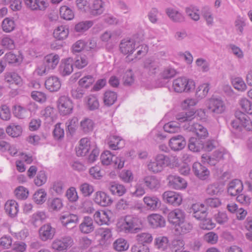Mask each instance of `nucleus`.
<instances>
[{
	"label": "nucleus",
	"instance_id": "obj_1",
	"mask_svg": "<svg viewBox=\"0 0 252 252\" xmlns=\"http://www.w3.org/2000/svg\"><path fill=\"white\" fill-rule=\"evenodd\" d=\"M142 223L137 217L127 215L117 223L120 231L126 233H135L141 229Z\"/></svg>",
	"mask_w": 252,
	"mask_h": 252
},
{
	"label": "nucleus",
	"instance_id": "obj_2",
	"mask_svg": "<svg viewBox=\"0 0 252 252\" xmlns=\"http://www.w3.org/2000/svg\"><path fill=\"white\" fill-rule=\"evenodd\" d=\"M171 164L170 158L163 154H158L154 158L147 163V168L149 171L154 173L161 172L164 168Z\"/></svg>",
	"mask_w": 252,
	"mask_h": 252
},
{
	"label": "nucleus",
	"instance_id": "obj_3",
	"mask_svg": "<svg viewBox=\"0 0 252 252\" xmlns=\"http://www.w3.org/2000/svg\"><path fill=\"white\" fill-rule=\"evenodd\" d=\"M195 83L191 79L186 77H179L174 79L172 83V87L177 93L189 92L195 88Z\"/></svg>",
	"mask_w": 252,
	"mask_h": 252
},
{
	"label": "nucleus",
	"instance_id": "obj_4",
	"mask_svg": "<svg viewBox=\"0 0 252 252\" xmlns=\"http://www.w3.org/2000/svg\"><path fill=\"white\" fill-rule=\"evenodd\" d=\"M196 112L194 110L183 112L176 115V119L180 123L190 122L196 116ZM196 116L200 120H205L206 118V112L204 109H199L196 111Z\"/></svg>",
	"mask_w": 252,
	"mask_h": 252
},
{
	"label": "nucleus",
	"instance_id": "obj_5",
	"mask_svg": "<svg viewBox=\"0 0 252 252\" xmlns=\"http://www.w3.org/2000/svg\"><path fill=\"white\" fill-rule=\"evenodd\" d=\"M73 244V240L71 237L66 236L60 239H56L52 244V248L59 252H65Z\"/></svg>",
	"mask_w": 252,
	"mask_h": 252
},
{
	"label": "nucleus",
	"instance_id": "obj_6",
	"mask_svg": "<svg viewBox=\"0 0 252 252\" xmlns=\"http://www.w3.org/2000/svg\"><path fill=\"white\" fill-rule=\"evenodd\" d=\"M206 106L210 112L218 114H221L225 109L223 101L219 98H210L206 101Z\"/></svg>",
	"mask_w": 252,
	"mask_h": 252
},
{
	"label": "nucleus",
	"instance_id": "obj_7",
	"mask_svg": "<svg viewBox=\"0 0 252 252\" xmlns=\"http://www.w3.org/2000/svg\"><path fill=\"white\" fill-rule=\"evenodd\" d=\"M58 107L61 115H67L72 113L73 106L71 100L68 97L63 95L58 100Z\"/></svg>",
	"mask_w": 252,
	"mask_h": 252
},
{
	"label": "nucleus",
	"instance_id": "obj_8",
	"mask_svg": "<svg viewBox=\"0 0 252 252\" xmlns=\"http://www.w3.org/2000/svg\"><path fill=\"white\" fill-rule=\"evenodd\" d=\"M96 145L95 143L91 142L88 138H82L79 141V145L76 148L77 156L83 157L86 155L90 150Z\"/></svg>",
	"mask_w": 252,
	"mask_h": 252
},
{
	"label": "nucleus",
	"instance_id": "obj_9",
	"mask_svg": "<svg viewBox=\"0 0 252 252\" xmlns=\"http://www.w3.org/2000/svg\"><path fill=\"white\" fill-rule=\"evenodd\" d=\"M163 200L167 203L175 206H179L182 202V197L178 193L172 191H166L162 194Z\"/></svg>",
	"mask_w": 252,
	"mask_h": 252
},
{
	"label": "nucleus",
	"instance_id": "obj_10",
	"mask_svg": "<svg viewBox=\"0 0 252 252\" xmlns=\"http://www.w3.org/2000/svg\"><path fill=\"white\" fill-rule=\"evenodd\" d=\"M167 180L169 186L175 189H184L187 186V183L184 179L175 175H169Z\"/></svg>",
	"mask_w": 252,
	"mask_h": 252
},
{
	"label": "nucleus",
	"instance_id": "obj_11",
	"mask_svg": "<svg viewBox=\"0 0 252 252\" xmlns=\"http://www.w3.org/2000/svg\"><path fill=\"white\" fill-rule=\"evenodd\" d=\"M168 220L174 227L186 218V214L180 209H175L168 214Z\"/></svg>",
	"mask_w": 252,
	"mask_h": 252
},
{
	"label": "nucleus",
	"instance_id": "obj_12",
	"mask_svg": "<svg viewBox=\"0 0 252 252\" xmlns=\"http://www.w3.org/2000/svg\"><path fill=\"white\" fill-rule=\"evenodd\" d=\"M143 181L146 187L152 191H157L161 187L160 179L154 175L145 177Z\"/></svg>",
	"mask_w": 252,
	"mask_h": 252
},
{
	"label": "nucleus",
	"instance_id": "obj_13",
	"mask_svg": "<svg viewBox=\"0 0 252 252\" xmlns=\"http://www.w3.org/2000/svg\"><path fill=\"white\" fill-rule=\"evenodd\" d=\"M55 232V228L52 227L49 223L45 224L39 228V237L43 241L51 240L54 237Z\"/></svg>",
	"mask_w": 252,
	"mask_h": 252
},
{
	"label": "nucleus",
	"instance_id": "obj_14",
	"mask_svg": "<svg viewBox=\"0 0 252 252\" xmlns=\"http://www.w3.org/2000/svg\"><path fill=\"white\" fill-rule=\"evenodd\" d=\"M136 46V41L132 39L126 38L121 41L120 44V49L123 54L130 55L135 49Z\"/></svg>",
	"mask_w": 252,
	"mask_h": 252
},
{
	"label": "nucleus",
	"instance_id": "obj_15",
	"mask_svg": "<svg viewBox=\"0 0 252 252\" xmlns=\"http://www.w3.org/2000/svg\"><path fill=\"white\" fill-rule=\"evenodd\" d=\"M186 145L185 138L181 135L173 136L169 141V146L173 151H179L183 149Z\"/></svg>",
	"mask_w": 252,
	"mask_h": 252
},
{
	"label": "nucleus",
	"instance_id": "obj_16",
	"mask_svg": "<svg viewBox=\"0 0 252 252\" xmlns=\"http://www.w3.org/2000/svg\"><path fill=\"white\" fill-rule=\"evenodd\" d=\"M149 225L153 228L162 227L165 225L164 218L159 214H152L147 217Z\"/></svg>",
	"mask_w": 252,
	"mask_h": 252
},
{
	"label": "nucleus",
	"instance_id": "obj_17",
	"mask_svg": "<svg viewBox=\"0 0 252 252\" xmlns=\"http://www.w3.org/2000/svg\"><path fill=\"white\" fill-rule=\"evenodd\" d=\"M194 174L201 180L207 179L210 175V171L199 162H195L192 165Z\"/></svg>",
	"mask_w": 252,
	"mask_h": 252
},
{
	"label": "nucleus",
	"instance_id": "obj_18",
	"mask_svg": "<svg viewBox=\"0 0 252 252\" xmlns=\"http://www.w3.org/2000/svg\"><path fill=\"white\" fill-rule=\"evenodd\" d=\"M186 129L195 133L196 136L200 139H204L207 137L209 134L207 128L198 123L193 124L186 127Z\"/></svg>",
	"mask_w": 252,
	"mask_h": 252
},
{
	"label": "nucleus",
	"instance_id": "obj_19",
	"mask_svg": "<svg viewBox=\"0 0 252 252\" xmlns=\"http://www.w3.org/2000/svg\"><path fill=\"white\" fill-rule=\"evenodd\" d=\"M146 207L152 211H156L161 205L160 199L156 195H147L143 198Z\"/></svg>",
	"mask_w": 252,
	"mask_h": 252
},
{
	"label": "nucleus",
	"instance_id": "obj_20",
	"mask_svg": "<svg viewBox=\"0 0 252 252\" xmlns=\"http://www.w3.org/2000/svg\"><path fill=\"white\" fill-rule=\"evenodd\" d=\"M165 12L170 19L174 22L181 23L185 20L184 15L177 8L168 7L165 9Z\"/></svg>",
	"mask_w": 252,
	"mask_h": 252
},
{
	"label": "nucleus",
	"instance_id": "obj_21",
	"mask_svg": "<svg viewBox=\"0 0 252 252\" xmlns=\"http://www.w3.org/2000/svg\"><path fill=\"white\" fill-rule=\"evenodd\" d=\"M243 185L242 182L238 179L232 181L227 188L228 193L231 196H236L242 192Z\"/></svg>",
	"mask_w": 252,
	"mask_h": 252
},
{
	"label": "nucleus",
	"instance_id": "obj_22",
	"mask_svg": "<svg viewBox=\"0 0 252 252\" xmlns=\"http://www.w3.org/2000/svg\"><path fill=\"white\" fill-rule=\"evenodd\" d=\"M94 229L93 219L90 217H85L79 225L80 231L84 234H88L93 232Z\"/></svg>",
	"mask_w": 252,
	"mask_h": 252
},
{
	"label": "nucleus",
	"instance_id": "obj_23",
	"mask_svg": "<svg viewBox=\"0 0 252 252\" xmlns=\"http://www.w3.org/2000/svg\"><path fill=\"white\" fill-rule=\"evenodd\" d=\"M45 86L46 88L50 92H57L60 89L61 83L57 77L53 76L46 80Z\"/></svg>",
	"mask_w": 252,
	"mask_h": 252
},
{
	"label": "nucleus",
	"instance_id": "obj_24",
	"mask_svg": "<svg viewBox=\"0 0 252 252\" xmlns=\"http://www.w3.org/2000/svg\"><path fill=\"white\" fill-rule=\"evenodd\" d=\"M60 61L59 55L54 54L47 55L44 57V63L50 71L55 69Z\"/></svg>",
	"mask_w": 252,
	"mask_h": 252
},
{
	"label": "nucleus",
	"instance_id": "obj_25",
	"mask_svg": "<svg viewBox=\"0 0 252 252\" xmlns=\"http://www.w3.org/2000/svg\"><path fill=\"white\" fill-rule=\"evenodd\" d=\"M143 67L149 75H154L158 71V63L152 58L146 59L143 63Z\"/></svg>",
	"mask_w": 252,
	"mask_h": 252
},
{
	"label": "nucleus",
	"instance_id": "obj_26",
	"mask_svg": "<svg viewBox=\"0 0 252 252\" xmlns=\"http://www.w3.org/2000/svg\"><path fill=\"white\" fill-rule=\"evenodd\" d=\"M177 235H182L189 232L192 229V224L184 219L174 227Z\"/></svg>",
	"mask_w": 252,
	"mask_h": 252
},
{
	"label": "nucleus",
	"instance_id": "obj_27",
	"mask_svg": "<svg viewBox=\"0 0 252 252\" xmlns=\"http://www.w3.org/2000/svg\"><path fill=\"white\" fill-rule=\"evenodd\" d=\"M192 215L197 220H201L206 216V211L203 204L195 203L192 205Z\"/></svg>",
	"mask_w": 252,
	"mask_h": 252
},
{
	"label": "nucleus",
	"instance_id": "obj_28",
	"mask_svg": "<svg viewBox=\"0 0 252 252\" xmlns=\"http://www.w3.org/2000/svg\"><path fill=\"white\" fill-rule=\"evenodd\" d=\"M25 4L32 10H44L48 6V3L39 0H24Z\"/></svg>",
	"mask_w": 252,
	"mask_h": 252
},
{
	"label": "nucleus",
	"instance_id": "obj_29",
	"mask_svg": "<svg viewBox=\"0 0 252 252\" xmlns=\"http://www.w3.org/2000/svg\"><path fill=\"white\" fill-rule=\"evenodd\" d=\"M110 213V211L108 213L106 211H102L101 213L99 211H96L94 215V220L99 225H109Z\"/></svg>",
	"mask_w": 252,
	"mask_h": 252
},
{
	"label": "nucleus",
	"instance_id": "obj_30",
	"mask_svg": "<svg viewBox=\"0 0 252 252\" xmlns=\"http://www.w3.org/2000/svg\"><path fill=\"white\" fill-rule=\"evenodd\" d=\"M73 71L72 59L68 58L62 62L60 66V72L63 76L68 75Z\"/></svg>",
	"mask_w": 252,
	"mask_h": 252
},
{
	"label": "nucleus",
	"instance_id": "obj_31",
	"mask_svg": "<svg viewBox=\"0 0 252 252\" xmlns=\"http://www.w3.org/2000/svg\"><path fill=\"white\" fill-rule=\"evenodd\" d=\"M6 212L11 217H15L19 211L18 203L13 200H8L5 204Z\"/></svg>",
	"mask_w": 252,
	"mask_h": 252
},
{
	"label": "nucleus",
	"instance_id": "obj_32",
	"mask_svg": "<svg viewBox=\"0 0 252 252\" xmlns=\"http://www.w3.org/2000/svg\"><path fill=\"white\" fill-rule=\"evenodd\" d=\"M94 201L96 203L105 207L110 203V198L104 192L97 191L95 193Z\"/></svg>",
	"mask_w": 252,
	"mask_h": 252
},
{
	"label": "nucleus",
	"instance_id": "obj_33",
	"mask_svg": "<svg viewBox=\"0 0 252 252\" xmlns=\"http://www.w3.org/2000/svg\"><path fill=\"white\" fill-rule=\"evenodd\" d=\"M202 15L208 27H212L214 25V16L212 10L209 7H206L203 8Z\"/></svg>",
	"mask_w": 252,
	"mask_h": 252
},
{
	"label": "nucleus",
	"instance_id": "obj_34",
	"mask_svg": "<svg viewBox=\"0 0 252 252\" xmlns=\"http://www.w3.org/2000/svg\"><path fill=\"white\" fill-rule=\"evenodd\" d=\"M15 27L16 23L13 18H5L2 22L1 28L5 32H12L15 30Z\"/></svg>",
	"mask_w": 252,
	"mask_h": 252
},
{
	"label": "nucleus",
	"instance_id": "obj_35",
	"mask_svg": "<svg viewBox=\"0 0 252 252\" xmlns=\"http://www.w3.org/2000/svg\"><path fill=\"white\" fill-rule=\"evenodd\" d=\"M187 15L192 20L197 21L200 19L199 8L194 5H190L185 9Z\"/></svg>",
	"mask_w": 252,
	"mask_h": 252
},
{
	"label": "nucleus",
	"instance_id": "obj_36",
	"mask_svg": "<svg viewBox=\"0 0 252 252\" xmlns=\"http://www.w3.org/2000/svg\"><path fill=\"white\" fill-rule=\"evenodd\" d=\"M94 127V122L88 118H85L80 122V128L85 133L88 134L92 132Z\"/></svg>",
	"mask_w": 252,
	"mask_h": 252
},
{
	"label": "nucleus",
	"instance_id": "obj_37",
	"mask_svg": "<svg viewBox=\"0 0 252 252\" xmlns=\"http://www.w3.org/2000/svg\"><path fill=\"white\" fill-rule=\"evenodd\" d=\"M46 218L47 216L44 212H37L32 215L31 222L35 226H38L46 220Z\"/></svg>",
	"mask_w": 252,
	"mask_h": 252
},
{
	"label": "nucleus",
	"instance_id": "obj_38",
	"mask_svg": "<svg viewBox=\"0 0 252 252\" xmlns=\"http://www.w3.org/2000/svg\"><path fill=\"white\" fill-rule=\"evenodd\" d=\"M94 22L91 20L83 21L76 24L74 30L77 32L83 33L93 26Z\"/></svg>",
	"mask_w": 252,
	"mask_h": 252
},
{
	"label": "nucleus",
	"instance_id": "obj_39",
	"mask_svg": "<svg viewBox=\"0 0 252 252\" xmlns=\"http://www.w3.org/2000/svg\"><path fill=\"white\" fill-rule=\"evenodd\" d=\"M69 33V31L65 27L61 26L56 29L53 32L54 36L58 40L65 39Z\"/></svg>",
	"mask_w": 252,
	"mask_h": 252
},
{
	"label": "nucleus",
	"instance_id": "obj_40",
	"mask_svg": "<svg viewBox=\"0 0 252 252\" xmlns=\"http://www.w3.org/2000/svg\"><path fill=\"white\" fill-rule=\"evenodd\" d=\"M168 242L167 237L159 236L155 238V245L158 249L164 251L168 247Z\"/></svg>",
	"mask_w": 252,
	"mask_h": 252
},
{
	"label": "nucleus",
	"instance_id": "obj_41",
	"mask_svg": "<svg viewBox=\"0 0 252 252\" xmlns=\"http://www.w3.org/2000/svg\"><path fill=\"white\" fill-rule=\"evenodd\" d=\"M91 9V13L94 15L101 14L104 11L103 2L101 0H94Z\"/></svg>",
	"mask_w": 252,
	"mask_h": 252
},
{
	"label": "nucleus",
	"instance_id": "obj_42",
	"mask_svg": "<svg viewBox=\"0 0 252 252\" xmlns=\"http://www.w3.org/2000/svg\"><path fill=\"white\" fill-rule=\"evenodd\" d=\"M188 147L189 150L193 152H198L203 149V145L196 138L191 137L189 140Z\"/></svg>",
	"mask_w": 252,
	"mask_h": 252
},
{
	"label": "nucleus",
	"instance_id": "obj_43",
	"mask_svg": "<svg viewBox=\"0 0 252 252\" xmlns=\"http://www.w3.org/2000/svg\"><path fill=\"white\" fill-rule=\"evenodd\" d=\"M125 143L121 137L114 135L111 137V150L116 151L123 148Z\"/></svg>",
	"mask_w": 252,
	"mask_h": 252
},
{
	"label": "nucleus",
	"instance_id": "obj_44",
	"mask_svg": "<svg viewBox=\"0 0 252 252\" xmlns=\"http://www.w3.org/2000/svg\"><path fill=\"white\" fill-rule=\"evenodd\" d=\"M6 132L9 135L17 137L21 134L22 128L19 125L12 124L7 127Z\"/></svg>",
	"mask_w": 252,
	"mask_h": 252
},
{
	"label": "nucleus",
	"instance_id": "obj_45",
	"mask_svg": "<svg viewBox=\"0 0 252 252\" xmlns=\"http://www.w3.org/2000/svg\"><path fill=\"white\" fill-rule=\"evenodd\" d=\"M209 91V84L204 83L198 87L195 93V96L198 99L204 98Z\"/></svg>",
	"mask_w": 252,
	"mask_h": 252
},
{
	"label": "nucleus",
	"instance_id": "obj_46",
	"mask_svg": "<svg viewBox=\"0 0 252 252\" xmlns=\"http://www.w3.org/2000/svg\"><path fill=\"white\" fill-rule=\"evenodd\" d=\"M4 77L5 81L9 84L15 83L18 85L21 82V77L15 72H6Z\"/></svg>",
	"mask_w": 252,
	"mask_h": 252
},
{
	"label": "nucleus",
	"instance_id": "obj_47",
	"mask_svg": "<svg viewBox=\"0 0 252 252\" xmlns=\"http://www.w3.org/2000/svg\"><path fill=\"white\" fill-rule=\"evenodd\" d=\"M60 13L61 17L66 20H71L74 17V12L72 10L65 5L61 7Z\"/></svg>",
	"mask_w": 252,
	"mask_h": 252
},
{
	"label": "nucleus",
	"instance_id": "obj_48",
	"mask_svg": "<svg viewBox=\"0 0 252 252\" xmlns=\"http://www.w3.org/2000/svg\"><path fill=\"white\" fill-rule=\"evenodd\" d=\"M136 240L142 245L149 244L152 242L153 237L149 233L143 232L138 234L136 236Z\"/></svg>",
	"mask_w": 252,
	"mask_h": 252
},
{
	"label": "nucleus",
	"instance_id": "obj_49",
	"mask_svg": "<svg viewBox=\"0 0 252 252\" xmlns=\"http://www.w3.org/2000/svg\"><path fill=\"white\" fill-rule=\"evenodd\" d=\"M113 247L116 251L123 252L128 249L129 244L125 239L120 238L115 241L113 244Z\"/></svg>",
	"mask_w": 252,
	"mask_h": 252
},
{
	"label": "nucleus",
	"instance_id": "obj_50",
	"mask_svg": "<svg viewBox=\"0 0 252 252\" xmlns=\"http://www.w3.org/2000/svg\"><path fill=\"white\" fill-rule=\"evenodd\" d=\"M75 66L78 69L85 67L88 64V60L87 56L83 54L78 55L74 61Z\"/></svg>",
	"mask_w": 252,
	"mask_h": 252
},
{
	"label": "nucleus",
	"instance_id": "obj_51",
	"mask_svg": "<svg viewBox=\"0 0 252 252\" xmlns=\"http://www.w3.org/2000/svg\"><path fill=\"white\" fill-rule=\"evenodd\" d=\"M163 128L165 131L174 133L180 131V127L178 123L176 122H170L164 125Z\"/></svg>",
	"mask_w": 252,
	"mask_h": 252
},
{
	"label": "nucleus",
	"instance_id": "obj_52",
	"mask_svg": "<svg viewBox=\"0 0 252 252\" xmlns=\"http://www.w3.org/2000/svg\"><path fill=\"white\" fill-rule=\"evenodd\" d=\"M47 194L43 189H39L33 194V198L38 204L43 203L46 199Z\"/></svg>",
	"mask_w": 252,
	"mask_h": 252
},
{
	"label": "nucleus",
	"instance_id": "obj_53",
	"mask_svg": "<svg viewBox=\"0 0 252 252\" xmlns=\"http://www.w3.org/2000/svg\"><path fill=\"white\" fill-rule=\"evenodd\" d=\"M120 178L124 182L129 183L133 180V175L131 170H123L119 174Z\"/></svg>",
	"mask_w": 252,
	"mask_h": 252
},
{
	"label": "nucleus",
	"instance_id": "obj_54",
	"mask_svg": "<svg viewBox=\"0 0 252 252\" xmlns=\"http://www.w3.org/2000/svg\"><path fill=\"white\" fill-rule=\"evenodd\" d=\"M47 180V175L44 171L41 170L38 172L34 182L36 186L40 187L44 185Z\"/></svg>",
	"mask_w": 252,
	"mask_h": 252
},
{
	"label": "nucleus",
	"instance_id": "obj_55",
	"mask_svg": "<svg viewBox=\"0 0 252 252\" xmlns=\"http://www.w3.org/2000/svg\"><path fill=\"white\" fill-rule=\"evenodd\" d=\"M195 64L199 69L203 72H208L210 69L209 62L203 58H198L195 61Z\"/></svg>",
	"mask_w": 252,
	"mask_h": 252
},
{
	"label": "nucleus",
	"instance_id": "obj_56",
	"mask_svg": "<svg viewBox=\"0 0 252 252\" xmlns=\"http://www.w3.org/2000/svg\"><path fill=\"white\" fill-rule=\"evenodd\" d=\"M98 233L101 236L100 243L105 244L110 238V229L101 227L98 230Z\"/></svg>",
	"mask_w": 252,
	"mask_h": 252
},
{
	"label": "nucleus",
	"instance_id": "obj_57",
	"mask_svg": "<svg viewBox=\"0 0 252 252\" xmlns=\"http://www.w3.org/2000/svg\"><path fill=\"white\" fill-rule=\"evenodd\" d=\"M232 83L234 88L241 92H244L247 89V85L242 78L237 77L233 79Z\"/></svg>",
	"mask_w": 252,
	"mask_h": 252
},
{
	"label": "nucleus",
	"instance_id": "obj_58",
	"mask_svg": "<svg viewBox=\"0 0 252 252\" xmlns=\"http://www.w3.org/2000/svg\"><path fill=\"white\" fill-rule=\"evenodd\" d=\"M125 160L123 158L114 157V154L111 152V164L115 169H121L124 166Z\"/></svg>",
	"mask_w": 252,
	"mask_h": 252
},
{
	"label": "nucleus",
	"instance_id": "obj_59",
	"mask_svg": "<svg viewBox=\"0 0 252 252\" xmlns=\"http://www.w3.org/2000/svg\"><path fill=\"white\" fill-rule=\"evenodd\" d=\"M94 82V79L93 76L91 75H88L80 79L78 83L81 87L88 88L91 86Z\"/></svg>",
	"mask_w": 252,
	"mask_h": 252
},
{
	"label": "nucleus",
	"instance_id": "obj_60",
	"mask_svg": "<svg viewBox=\"0 0 252 252\" xmlns=\"http://www.w3.org/2000/svg\"><path fill=\"white\" fill-rule=\"evenodd\" d=\"M40 114L48 122L53 121L54 109L53 107H46L44 109L41 111Z\"/></svg>",
	"mask_w": 252,
	"mask_h": 252
},
{
	"label": "nucleus",
	"instance_id": "obj_61",
	"mask_svg": "<svg viewBox=\"0 0 252 252\" xmlns=\"http://www.w3.org/2000/svg\"><path fill=\"white\" fill-rule=\"evenodd\" d=\"M240 105L244 112L252 114V103L246 98H242L240 101Z\"/></svg>",
	"mask_w": 252,
	"mask_h": 252
},
{
	"label": "nucleus",
	"instance_id": "obj_62",
	"mask_svg": "<svg viewBox=\"0 0 252 252\" xmlns=\"http://www.w3.org/2000/svg\"><path fill=\"white\" fill-rule=\"evenodd\" d=\"M87 105L90 110L97 109L99 107L97 98L94 95H90L87 98Z\"/></svg>",
	"mask_w": 252,
	"mask_h": 252
},
{
	"label": "nucleus",
	"instance_id": "obj_63",
	"mask_svg": "<svg viewBox=\"0 0 252 252\" xmlns=\"http://www.w3.org/2000/svg\"><path fill=\"white\" fill-rule=\"evenodd\" d=\"M135 49H137L136 54L135 55V58L140 59L142 57L145 56L148 51V47L146 44L139 45L136 43Z\"/></svg>",
	"mask_w": 252,
	"mask_h": 252
},
{
	"label": "nucleus",
	"instance_id": "obj_64",
	"mask_svg": "<svg viewBox=\"0 0 252 252\" xmlns=\"http://www.w3.org/2000/svg\"><path fill=\"white\" fill-rule=\"evenodd\" d=\"M80 190L84 196H90L94 191V187L87 183L80 186Z\"/></svg>",
	"mask_w": 252,
	"mask_h": 252
}]
</instances>
